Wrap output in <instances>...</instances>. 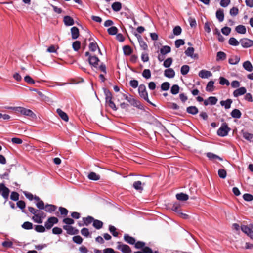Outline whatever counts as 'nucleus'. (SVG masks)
<instances>
[{
    "mask_svg": "<svg viewBox=\"0 0 253 253\" xmlns=\"http://www.w3.org/2000/svg\"><path fill=\"white\" fill-rule=\"evenodd\" d=\"M45 217V214L43 211L39 210L32 217V219L36 223H42L43 222V219Z\"/></svg>",
    "mask_w": 253,
    "mask_h": 253,
    "instance_id": "obj_1",
    "label": "nucleus"
},
{
    "mask_svg": "<svg viewBox=\"0 0 253 253\" xmlns=\"http://www.w3.org/2000/svg\"><path fill=\"white\" fill-rule=\"evenodd\" d=\"M138 92L140 96L143 98L147 102L151 103L148 96V93L146 91V86L144 84H140L138 87Z\"/></svg>",
    "mask_w": 253,
    "mask_h": 253,
    "instance_id": "obj_2",
    "label": "nucleus"
},
{
    "mask_svg": "<svg viewBox=\"0 0 253 253\" xmlns=\"http://www.w3.org/2000/svg\"><path fill=\"white\" fill-rule=\"evenodd\" d=\"M18 112L25 116L30 117L32 119H36L37 118L36 114L30 109L20 107Z\"/></svg>",
    "mask_w": 253,
    "mask_h": 253,
    "instance_id": "obj_3",
    "label": "nucleus"
},
{
    "mask_svg": "<svg viewBox=\"0 0 253 253\" xmlns=\"http://www.w3.org/2000/svg\"><path fill=\"white\" fill-rule=\"evenodd\" d=\"M117 249L123 253H131V250L129 246L127 245L124 244L120 242H117Z\"/></svg>",
    "mask_w": 253,
    "mask_h": 253,
    "instance_id": "obj_4",
    "label": "nucleus"
},
{
    "mask_svg": "<svg viewBox=\"0 0 253 253\" xmlns=\"http://www.w3.org/2000/svg\"><path fill=\"white\" fill-rule=\"evenodd\" d=\"M10 190L5 186L3 183L0 184V194L5 199L7 200L9 197Z\"/></svg>",
    "mask_w": 253,
    "mask_h": 253,
    "instance_id": "obj_5",
    "label": "nucleus"
},
{
    "mask_svg": "<svg viewBox=\"0 0 253 253\" xmlns=\"http://www.w3.org/2000/svg\"><path fill=\"white\" fill-rule=\"evenodd\" d=\"M230 129L226 124H223L217 130V134L220 136H225L227 135Z\"/></svg>",
    "mask_w": 253,
    "mask_h": 253,
    "instance_id": "obj_6",
    "label": "nucleus"
},
{
    "mask_svg": "<svg viewBox=\"0 0 253 253\" xmlns=\"http://www.w3.org/2000/svg\"><path fill=\"white\" fill-rule=\"evenodd\" d=\"M123 97L131 105L136 107H139L140 102L132 97L131 95L128 96L126 94H123Z\"/></svg>",
    "mask_w": 253,
    "mask_h": 253,
    "instance_id": "obj_7",
    "label": "nucleus"
},
{
    "mask_svg": "<svg viewBox=\"0 0 253 253\" xmlns=\"http://www.w3.org/2000/svg\"><path fill=\"white\" fill-rule=\"evenodd\" d=\"M58 222V219L57 218L55 217H49L47 221L46 222H45V227L47 229H51L52 226H53V225L54 224H56Z\"/></svg>",
    "mask_w": 253,
    "mask_h": 253,
    "instance_id": "obj_8",
    "label": "nucleus"
},
{
    "mask_svg": "<svg viewBox=\"0 0 253 253\" xmlns=\"http://www.w3.org/2000/svg\"><path fill=\"white\" fill-rule=\"evenodd\" d=\"M240 42L241 45L245 48H248L253 46V41L248 39H243L240 40Z\"/></svg>",
    "mask_w": 253,
    "mask_h": 253,
    "instance_id": "obj_9",
    "label": "nucleus"
},
{
    "mask_svg": "<svg viewBox=\"0 0 253 253\" xmlns=\"http://www.w3.org/2000/svg\"><path fill=\"white\" fill-rule=\"evenodd\" d=\"M63 228L66 230L67 233L70 235H76L79 233V230L70 225H64Z\"/></svg>",
    "mask_w": 253,
    "mask_h": 253,
    "instance_id": "obj_10",
    "label": "nucleus"
},
{
    "mask_svg": "<svg viewBox=\"0 0 253 253\" xmlns=\"http://www.w3.org/2000/svg\"><path fill=\"white\" fill-rule=\"evenodd\" d=\"M88 60L90 65L95 68H97L98 62H99L98 57L95 56H89Z\"/></svg>",
    "mask_w": 253,
    "mask_h": 253,
    "instance_id": "obj_11",
    "label": "nucleus"
},
{
    "mask_svg": "<svg viewBox=\"0 0 253 253\" xmlns=\"http://www.w3.org/2000/svg\"><path fill=\"white\" fill-rule=\"evenodd\" d=\"M56 112L62 120H63L65 122L68 121L69 118L67 114L65 112L63 111L61 109H57L56 110Z\"/></svg>",
    "mask_w": 253,
    "mask_h": 253,
    "instance_id": "obj_12",
    "label": "nucleus"
},
{
    "mask_svg": "<svg viewBox=\"0 0 253 253\" xmlns=\"http://www.w3.org/2000/svg\"><path fill=\"white\" fill-rule=\"evenodd\" d=\"M124 239L126 243L130 245H134L136 242V240L134 238L127 234L124 235Z\"/></svg>",
    "mask_w": 253,
    "mask_h": 253,
    "instance_id": "obj_13",
    "label": "nucleus"
},
{
    "mask_svg": "<svg viewBox=\"0 0 253 253\" xmlns=\"http://www.w3.org/2000/svg\"><path fill=\"white\" fill-rule=\"evenodd\" d=\"M135 36L138 39L139 45L140 47L143 49V50H146L148 48L147 45L146 43V42L143 40L141 36L140 35L135 34Z\"/></svg>",
    "mask_w": 253,
    "mask_h": 253,
    "instance_id": "obj_14",
    "label": "nucleus"
},
{
    "mask_svg": "<svg viewBox=\"0 0 253 253\" xmlns=\"http://www.w3.org/2000/svg\"><path fill=\"white\" fill-rule=\"evenodd\" d=\"M63 21L65 25L67 26H72L74 24V19L70 16H64Z\"/></svg>",
    "mask_w": 253,
    "mask_h": 253,
    "instance_id": "obj_15",
    "label": "nucleus"
},
{
    "mask_svg": "<svg viewBox=\"0 0 253 253\" xmlns=\"http://www.w3.org/2000/svg\"><path fill=\"white\" fill-rule=\"evenodd\" d=\"M175 72L172 68H168L165 70L164 75L169 78H172L175 76Z\"/></svg>",
    "mask_w": 253,
    "mask_h": 253,
    "instance_id": "obj_16",
    "label": "nucleus"
},
{
    "mask_svg": "<svg viewBox=\"0 0 253 253\" xmlns=\"http://www.w3.org/2000/svg\"><path fill=\"white\" fill-rule=\"evenodd\" d=\"M194 49L193 47H188L185 51V54L192 58H195L197 57V54H194Z\"/></svg>",
    "mask_w": 253,
    "mask_h": 253,
    "instance_id": "obj_17",
    "label": "nucleus"
},
{
    "mask_svg": "<svg viewBox=\"0 0 253 253\" xmlns=\"http://www.w3.org/2000/svg\"><path fill=\"white\" fill-rule=\"evenodd\" d=\"M72 38L73 39H76L79 36V29L76 27H73L71 29Z\"/></svg>",
    "mask_w": 253,
    "mask_h": 253,
    "instance_id": "obj_18",
    "label": "nucleus"
},
{
    "mask_svg": "<svg viewBox=\"0 0 253 253\" xmlns=\"http://www.w3.org/2000/svg\"><path fill=\"white\" fill-rule=\"evenodd\" d=\"M212 75L210 71L202 70L199 73V76L202 78H207Z\"/></svg>",
    "mask_w": 253,
    "mask_h": 253,
    "instance_id": "obj_19",
    "label": "nucleus"
},
{
    "mask_svg": "<svg viewBox=\"0 0 253 253\" xmlns=\"http://www.w3.org/2000/svg\"><path fill=\"white\" fill-rule=\"evenodd\" d=\"M44 209L46 212L51 213L55 211L57 209V207L54 205L46 204L45 206Z\"/></svg>",
    "mask_w": 253,
    "mask_h": 253,
    "instance_id": "obj_20",
    "label": "nucleus"
},
{
    "mask_svg": "<svg viewBox=\"0 0 253 253\" xmlns=\"http://www.w3.org/2000/svg\"><path fill=\"white\" fill-rule=\"evenodd\" d=\"M176 197L177 200L182 201H185L188 199L189 196L188 195L183 193H180L176 195Z\"/></svg>",
    "mask_w": 253,
    "mask_h": 253,
    "instance_id": "obj_21",
    "label": "nucleus"
},
{
    "mask_svg": "<svg viewBox=\"0 0 253 253\" xmlns=\"http://www.w3.org/2000/svg\"><path fill=\"white\" fill-rule=\"evenodd\" d=\"M186 111L189 114L195 115L198 113V109L196 106H191L187 108Z\"/></svg>",
    "mask_w": 253,
    "mask_h": 253,
    "instance_id": "obj_22",
    "label": "nucleus"
},
{
    "mask_svg": "<svg viewBox=\"0 0 253 253\" xmlns=\"http://www.w3.org/2000/svg\"><path fill=\"white\" fill-rule=\"evenodd\" d=\"M243 68L248 72H251L253 71V66L251 62L249 61L244 62L243 63Z\"/></svg>",
    "mask_w": 253,
    "mask_h": 253,
    "instance_id": "obj_23",
    "label": "nucleus"
},
{
    "mask_svg": "<svg viewBox=\"0 0 253 253\" xmlns=\"http://www.w3.org/2000/svg\"><path fill=\"white\" fill-rule=\"evenodd\" d=\"M232 102L231 99H228L225 101H221L220 103L221 106H224L225 108L227 109L230 108Z\"/></svg>",
    "mask_w": 253,
    "mask_h": 253,
    "instance_id": "obj_24",
    "label": "nucleus"
},
{
    "mask_svg": "<svg viewBox=\"0 0 253 253\" xmlns=\"http://www.w3.org/2000/svg\"><path fill=\"white\" fill-rule=\"evenodd\" d=\"M89 48L90 50H91V51H95L97 48H98L100 53L101 54V51H100L99 48L98 47L97 44L94 41L91 42L90 43V44L89 45Z\"/></svg>",
    "mask_w": 253,
    "mask_h": 253,
    "instance_id": "obj_25",
    "label": "nucleus"
},
{
    "mask_svg": "<svg viewBox=\"0 0 253 253\" xmlns=\"http://www.w3.org/2000/svg\"><path fill=\"white\" fill-rule=\"evenodd\" d=\"M207 156L211 160H215V159H218L220 161H222L223 159L218 155H216L213 153L209 152L207 154Z\"/></svg>",
    "mask_w": 253,
    "mask_h": 253,
    "instance_id": "obj_26",
    "label": "nucleus"
},
{
    "mask_svg": "<svg viewBox=\"0 0 253 253\" xmlns=\"http://www.w3.org/2000/svg\"><path fill=\"white\" fill-rule=\"evenodd\" d=\"M87 177L88 178V179L92 180H98L100 178L99 175L97 174L96 173L94 172H91L90 173H89L87 176Z\"/></svg>",
    "mask_w": 253,
    "mask_h": 253,
    "instance_id": "obj_27",
    "label": "nucleus"
},
{
    "mask_svg": "<svg viewBox=\"0 0 253 253\" xmlns=\"http://www.w3.org/2000/svg\"><path fill=\"white\" fill-rule=\"evenodd\" d=\"M216 16L219 22H222L224 20V16L223 10H218L216 12Z\"/></svg>",
    "mask_w": 253,
    "mask_h": 253,
    "instance_id": "obj_28",
    "label": "nucleus"
},
{
    "mask_svg": "<svg viewBox=\"0 0 253 253\" xmlns=\"http://www.w3.org/2000/svg\"><path fill=\"white\" fill-rule=\"evenodd\" d=\"M124 53L125 55H130L132 52V49L129 45H125L123 48Z\"/></svg>",
    "mask_w": 253,
    "mask_h": 253,
    "instance_id": "obj_29",
    "label": "nucleus"
},
{
    "mask_svg": "<svg viewBox=\"0 0 253 253\" xmlns=\"http://www.w3.org/2000/svg\"><path fill=\"white\" fill-rule=\"evenodd\" d=\"M103 222L99 220L94 219L93 222V226L97 229H101L103 226Z\"/></svg>",
    "mask_w": 253,
    "mask_h": 253,
    "instance_id": "obj_30",
    "label": "nucleus"
},
{
    "mask_svg": "<svg viewBox=\"0 0 253 253\" xmlns=\"http://www.w3.org/2000/svg\"><path fill=\"white\" fill-rule=\"evenodd\" d=\"M122 4L119 2H115L112 4V8L114 11H119L121 10Z\"/></svg>",
    "mask_w": 253,
    "mask_h": 253,
    "instance_id": "obj_31",
    "label": "nucleus"
},
{
    "mask_svg": "<svg viewBox=\"0 0 253 253\" xmlns=\"http://www.w3.org/2000/svg\"><path fill=\"white\" fill-rule=\"evenodd\" d=\"M94 219L90 216H88L86 217H84L83 218L84 224L86 226H88L89 224L93 222Z\"/></svg>",
    "mask_w": 253,
    "mask_h": 253,
    "instance_id": "obj_32",
    "label": "nucleus"
},
{
    "mask_svg": "<svg viewBox=\"0 0 253 253\" xmlns=\"http://www.w3.org/2000/svg\"><path fill=\"white\" fill-rule=\"evenodd\" d=\"M171 51V48L169 46H164L160 49V52L163 55H165L169 53Z\"/></svg>",
    "mask_w": 253,
    "mask_h": 253,
    "instance_id": "obj_33",
    "label": "nucleus"
},
{
    "mask_svg": "<svg viewBox=\"0 0 253 253\" xmlns=\"http://www.w3.org/2000/svg\"><path fill=\"white\" fill-rule=\"evenodd\" d=\"M142 183L140 181H135L133 184V187L138 191H142L143 187L142 186Z\"/></svg>",
    "mask_w": 253,
    "mask_h": 253,
    "instance_id": "obj_34",
    "label": "nucleus"
},
{
    "mask_svg": "<svg viewBox=\"0 0 253 253\" xmlns=\"http://www.w3.org/2000/svg\"><path fill=\"white\" fill-rule=\"evenodd\" d=\"M135 246V248L138 249H142V251H143V249L145 248V243L142 241H138L137 242H135V243L134 244Z\"/></svg>",
    "mask_w": 253,
    "mask_h": 253,
    "instance_id": "obj_35",
    "label": "nucleus"
},
{
    "mask_svg": "<svg viewBox=\"0 0 253 253\" xmlns=\"http://www.w3.org/2000/svg\"><path fill=\"white\" fill-rule=\"evenodd\" d=\"M107 32L109 35H114L118 32V29L115 26H111L107 29Z\"/></svg>",
    "mask_w": 253,
    "mask_h": 253,
    "instance_id": "obj_36",
    "label": "nucleus"
},
{
    "mask_svg": "<svg viewBox=\"0 0 253 253\" xmlns=\"http://www.w3.org/2000/svg\"><path fill=\"white\" fill-rule=\"evenodd\" d=\"M213 88H214V82L211 81L208 82V83L206 86V90L207 91L210 92V91H213Z\"/></svg>",
    "mask_w": 253,
    "mask_h": 253,
    "instance_id": "obj_37",
    "label": "nucleus"
},
{
    "mask_svg": "<svg viewBox=\"0 0 253 253\" xmlns=\"http://www.w3.org/2000/svg\"><path fill=\"white\" fill-rule=\"evenodd\" d=\"M173 60L171 57L168 58L166 60L164 61L163 66L165 68H169L172 63Z\"/></svg>",
    "mask_w": 253,
    "mask_h": 253,
    "instance_id": "obj_38",
    "label": "nucleus"
},
{
    "mask_svg": "<svg viewBox=\"0 0 253 253\" xmlns=\"http://www.w3.org/2000/svg\"><path fill=\"white\" fill-rule=\"evenodd\" d=\"M179 91V87L178 85L175 84L172 86L170 92L172 94H177Z\"/></svg>",
    "mask_w": 253,
    "mask_h": 253,
    "instance_id": "obj_39",
    "label": "nucleus"
},
{
    "mask_svg": "<svg viewBox=\"0 0 253 253\" xmlns=\"http://www.w3.org/2000/svg\"><path fill=\"white\" fill-rule=\"evenodd\" d=\"M226 58V54L222 51H219L217 54L216 60H223Z\"/></svg>",
    "mask_w": 253,
    "mask_h": 253,
    "instance_id": "obj_40",
    "label": "nucleus"
},
{
    "mask_svg": "<svg viewBox=\"0 0 253 253\" xmlns=\"http://www.w3.org/2000/svg\"><path fill=\"white\" fill-rule=\"evenodd\" d=\"M22 227L27 230L32 229L33 228V224L28 221L25 222L22 225Z\"/></svg>",
    "mask_w": 253,
    "mask_h": 253,
    "instance_id": "obj_41",
    "label": "nucleus"
},
{
    "mask_svg": "<svg viewBox=\"0 0 253 253\" xmlns=\"http://www.w3.org/2000/svg\"><path fill=\"white\" fill-rule=\"evenodd\" d=\"M243 137L250 142L253 141V134L248 132L243 133Z\"/></svg>",
    "mask_w": 253,
    "mask_h": 253,
    "instance_id": "obj_42",
    "label": "nucleus"
},
{
    "mask_svg": "<svg viewBox=\"0 0 253 253\" xmlns=\"http://www.w3.org/2000/svg\"><path fill=\"white\" fill-rule=\"evenodd\" d=\"M182 29L179 26H175L173 29V33L174 35L178 36L181 34Z\"/></svg>",
    "mask_w": 253,
    "mask_h": 253,
    "instance_id": "obj_43",
    "label": "nucleus"
},
{
    "mask_svg": "<svg viewBox=\"0 0 253 253\" xmlns=\"http://www.w3.org/2000/svg\"><path fill=\"white\" fill-rule=\"evenodd\" d=\"M189 71V66L186 65H183L181 68V73L183 75H186Z\"/></svg>",
    "mask_w": 253,
    "mask_h": 253,
    "instance_id": "obj_44",
    "label": "nucleus"
},
{
    "mask_svg": "<svg viewBox=\"0 0 253 253\" xmlns=\"http://www.w3.org/2000/svg\"><path fill=\"white\" fill-rule=\"evenodd\" d=\"M142 76L147 79L150 78L151 76L150 70L149 69H144L142 72Z\"/></svg>",
    "mask_w": 253,
    "mask_h": 253,
    "instance_id": "obj_45",
    "label": "nucleus"
},
{
    "mask_svg": "<svg viewBox=\"0 0 253 253\" xmlns=\"http://www.w3.org/2000/svg\"><path fill=\"white\" fill-rule=\"evenodd\" d=\"M109 230L113 236L117 237L118 236V232L116 231V228L114 226L110 225L109 227Z\"/></svg>",
    "mask_w": 253,
    "mask_h": 253,
    "instance_id": "obj_46",
    "label": "nucleus"
},
{
    "mask_svg": "<svg viewBox=\"0 0 253 253\" xmlns=\"http://www.w3.org/2000/svg\"><path fill=\"white\" fill-rule=\"evenodd\" d=\"M218 174L219 176L222 179H224L227 175L226 170L222 169H220L218 170Z\"/></svg>",
    "mask_w": 253,
    "mask_h": 253,
    "instance_id": "obj_47",
    "label": "nucleus"
},
{
    "mask_svg": "<svg viewBox=\"0 0 253 253\" xmlns=\"http://www.w3.org/2000/svg\"><path fill=\"white\" fill-rule=\"evenodd\" d=\"M73 48L75 51H78L80 48L81 42L78 41H76L73 43Z\"/></svg>",
    "mask_w": 253,
    "mask_h": 253,
    "instance_id": "obj_48",
    "label": "nucleus"
},
{
    "mask_svg": "<svg viewBox=\"0 0 253 253\" xmlns=\"http://www.w3.org/2000/svg\"><path fill=\"white\" fill-rule=\"evenodd\" d=\"M104 93L105 95V99L106 101L112 99V95L111 93V92L108 90V89H104Z\"/></svg>",
    "mask_w": 253,
    "mask_h": 253,
    "instance_id": "obj_49",
    "label": "nucleus"
},
{
    "mask_svg": "<svg viewBox=\"0 0 253 253\" xmlns=\"http://www.w3.org/2000/svg\"><path fill=\"white\" fill-rule=\"evenodd\" d=\"M83 238L79 235L75 236L73 237V241L78 244H81L83 242Z\"/></svg>",
    "mask_w": 253,
    "mask_h": 253,
    "instance_id": "obj_50",
    "label": "nucleus"
},
{
    "mask_svg": "<svg viewBox=\"0 0 253 253\" xmlns=\"http://www.w3.org/2000/svg\"><path fill=\"white\" fill-rule=\"evenodd\" d=\"M242 231L246 234L247 235L249 234L250 232L252 231L251 229L246 225H242L241 227Z\"/></svg>",
    "mask_w": 253,
    "mask_h": 253,
    "instance_id": "obj_51",
    "label": "nucleus"
},
{
    "mask_svg": "<svg viewBox=\"0 0 253 253\" xmlns=\"http://www.w3.org/2000/svg\"><path fill=\"white\" fill-rule=\"evenodd\" d=\"M244 200L246 201H251L253 200V196L250 194L246 193L243 196Z\"/></svg>",
    "mask_w": 253,
    "mask_h": 253,
    "instance_id": "obj_52",
    "label": "nucleus"
},
{
    "mask_svg": "<svg viewBox=\"0 0 253 253\" xmlns=\"http://www.w3.org/2000/svg\"><path fill=\"white\" fill-rule=\"evenodd\" d=\"M19 194L16 192H12L10 195V199L12 200L16 201L19 199Z\"/></svg>",
    "mask_w": 253,
    "mask_h": 253,
    "instance_id": "obj_53",
    "label": "nucleus"
},
{
    "mask_svg": "<svg viewBox=\"0 0 253 253\" xmlns=\"http://www.w3.org/2000/svg\"><path fill=\"white\" fill-rule=\"evenodd\" d=\"M134 253H153L152 249L149 247H145L143 249L142 251H137Z\"/></svg>",
    "mask_w": 253,
    "mask_h": 253,
    "instance_id": "obj_54",
    "label": "nucleus"
},
{
    "mask_svg": "<svg viewBox=\"0 0 253 253\" xmlns=\"http://www.w3.org/2000/svg\"><path fill=\"white\" fill-rule=\"evenodd\" d=\"M106 103L111 108H112L114 110H117V108L115 103L112 101V99L106 101Z\"/></svg>",
    "mask_w": 253,
    "mask_h": 253,
    "instance_id": "obj_55",
    "label": "nucleus"
},
{
    "mask_svg": "<svg viewBox=\"0 0 253 253\" xmlns=\"http://www.w3.org/2000/svg\"><path fill=\"white\" fill-rule=\"evenodd\" d=\"M63 222L66 224V225H70L74 223V220L70 218H66L63 220Z\"/></svg>",
    "mask_w": 253,
    "mask_h": 253,
    "instance_id": "obj_56",
    "label": "nucleus"
},
{
    "mask_svg": "<svg viewBox=\"0 0 253 253\" xmlns=\"http://www.w3.org/2000/svg\"><path fill=\"white\" fill-rule=\"evenodd\" d=\"M208 99L211 105H215L218 100L216 97L212 96L209 97Z\"/></svg>",
    "mask_w": 253,
    "mask_h": 253,
    "instance_id": "obj_57",
    "label": "nucleus"
},
{
    "mask_svg": "<svg viewBox=\"0 0 253 253\" xmlns=\"http://www.w3.org/2000/svg\"><path fill=\"white\" fill-rule=\"evenodd\" d=\"M170 84L168 82H164L161 84V89L163 90H168L169 88Z\"/></svg>",
    "mask_w": 253,
    "mask_h": 253,
    "instance_id": "obj_58",
    "label": "nucleus"
},
{
    "mask_svg": "<svg viewBox=\"0 0 253 253\" xmlns=\"http://www.w3.org/2000/svg\"><path fill=\"white\" fill-rule=\"evenodd\" d=\"M188 22L191 27H195L197 25L196 21L195 18L190 17L188 18Z\"/></svg>",
    "mask_w": 253,
    "mask_h": 253,
    "instance_id": "obj_59",
    "label": "nucleus"
},
{
    "mask_svg": "<svg viewBox=\"0 0 253 253\" xmlns=\"http://www.w3.org/2000/svg\"><path fill=\"white\" fill-rule=\"evenodd\" d=\"M185 42L183 40L178 39L175 41V45L176 48H179L181 45H184Z\"/></svg>",
    "mask_w": 253,
    "mask_h": 253,
    "instance_id": "obj_60",
    "label": "nucleus"
},
{
    "mask_svg": "<svg viewBox=\"0 0 253 253\" xmlns=\"http://www.w3.org/2000/svg\"><path fill=\"white\" fill-rule=\"evenodd\" d=\"M35 229L38 232H44L45 231V227L42 225H36Z\"/></svg>",
    "mask_w": 253,
    "mask_h": 253,
    "instance_id": "obj_61",
    "label": "nucleus"
},
{
    "mask_svg": "<svg viewBox=\"0 0 253 253\" xmlns=\"http://www.w3.org/2000/svg\"><path fill=\"white\" fill-rule=\"evenodd\" d=\"M36 206L40 210L44 209L45 208L43 201L41 200L38 201Z\"/></svg>",
    "mask_w": 253,
    "mask_h": 253,
    "instance_id": "obj_62",
    "label": "nucleus"
},
{
    "mask_svg": "<svg viewBox=\"0 0 253 253\" xmlns=\"http://www.w3.org/2000/svg\"><path fill=\"white\" fill-rule=\"evenodd\" d=\"M59 211L60 212L61 215L64 216H66L68 214V211L65 208L63 207H59Z\"/></svg>",
    "mask_w": 253,
    "mask_h": 253,
    "instance_id": "obj_63",
    "label": "nucleus"
},
{
    "mask_svg": "<svg viewBox=\"0 0 253 253\" xmlns=\"http://www.w3.org/2000/svg\"><path fill=\"white\" fill-rule=\"evenodd\" d=\"M221 32L224 35H228L231 32V29L228 27H224L222 28Z\"/></svg>",
    "mask_w": 253,
    "mask_h": 253,
    "instance_id": "obj_64",
    "label": "nucleus"
}]
</instances>
